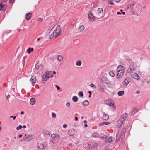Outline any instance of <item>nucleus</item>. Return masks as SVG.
<instances>
[{
    "label": "nucleus",
    "instance_id": "nucleus-53",
    "mask_svg": "<svg viewBox=\"0 0 150 150\" xmlns=\"http://www.w3.org/2000/svg\"><path fill=\"white\" fill-rule=\"evenodd\" d=\"M125 131V129H123L122 130V132H124Z\"/></svg>",
    "mask_w": 150,
    "mask_h": 150
},
{
    "label": "nucleus",
    "instance_id": "nucleus-47",
    "mask_svg": "<svg viewBox=\"0 0 150 150\" xmlns=\"http://www.w3.org/2000/svg\"><path fill=\"white\" fill-rule=\"evenodd\" d=\"M104 123V125H108L109 124V122H103Z\"/></svg>",
    "mask_w": 150,
    "mask_h": 150
},
{
    "label": "nucleus",
    "instance_id": "nucleus-2",
    "mask_svg": "<svg viewBox=\"0 0 150 150\" xmlns=\"http://www.w3.org/2000/svg\"><path fill=\"white\" fill-rule=\"evenodd\" d=\"M61 33V27L60 25H58L52 33L50 35L49 38L50 39H52L54 37L56 38L60 35Z\"/></svg>",
    "mask_w": 150,
    "mask_h": 150
},
{
    "label": "nucleus",
    "instance_id": "nucleus-25",
    "mask_svg": "<svg viewBox=\"0 0 150 150\" xmlns=\"http://www.w3.org/2000/svg\"><path fill=\"white\" fill-rule=\"evenodd\" d=\"M72 99L73 101L74 102H76L78 100V98L76 96H74L73 97Z\"/></svg>",
    "mask_w": 150,
    "mask_h": 150
},
{
    "label": "nucleus",
    "instance_id": "nucleus-14",
    "mask_svg": "<svg viewBox=\"0 0 150 150\" xmlns=\"http://www.w3.org/2000/svg\"><path fill=\"white\" fill-rule=\"evenodd\" d=\"M34 138V136L33 135H30L28 136L26 138V139L28 141H30L31 139Z\"/></svg>",
    "mask_w": 150,
    "mask_h": 150
},
{
    "label": "nucleus",
    "instance_id": "nucleus-30",
    "mask_svg": "<svg viewBox=\"0 0 150 150\" xmlns=\"http://www.w3.org/2000/svg\"><path fill=\"white\" fill-rule=\"evenodd\" d=\"M33 50V48H28L27 50V52L28 54H30L31 52H32Z\"/></svg>",
    "mask_w": 150,
    "mask_h": 150
},
{
    "label": "nucleus",
    "instance_id": "nucleus-42",
    "mask_svg": "<svg viewBox=\"0 0 150 150\" xmlns=\"http://www.w3.org/2000/svg\"><path fill=\"white\" fill-rule=\"evenodd\" d=\"M35 67L36 69H38L39 68V64H36L35 66Z\"/></svg>",
    "mask_w": 150,
    "mask_h": 150
},
{
    "label": "nucleus",
    "instance_id": "nucleus-9",
    "mask_svg": "<svg viewBox=\"0 0 150 150\" xmlns=\"http://www.w3.org/2000/svg\"><path fill=\"white\" fill-rule=\"evenodd\" d=\"M105 101L106 104L110 106H113L114 105V104L112 103V100L110 99L107 100Z\"/></svg>",
    "mask_w": 150,
    "mask_h": 150
},
{
    "label": "nucleus",
    "instance_id": "nucleus-31",
    "mask_svg": "<svg viewBox=\"0 0 150 150\" xmlns=\"http://www.w3.org/2000/svg\"><path fill=\"white\" fill-rule=\"evenodd\" d=\"M63 59V57H62L61 56V55H59L58 57L57 58V59L60 62Z\"/></svg>",
    "mask_w": 150,
    "mask_h": 150
},
{
    "label": "nucleus",
    "instance_id": "nucleus-46",
    "mask_svg": "<svg viewBox=\"0 0 150 150\" xmlns=\"http://www.w3.org/2000/svg\"><path fill=\"white\" fill-rule=\"evenodd\" d=\"M104 125V123L103 122H102L99 124V126H102Z\"/></svg>",
    "mask_w": 150,
    "mask_h": 150
},
{
    "label": "nucleus",
    "instance_id": "nucleus-34",
    "mask_svg": "<svg viewBox=\"0 0 150 150\" xmlns=\"http://www.w3.org/2000/svg\"><path fill=\"white\" fill-rule=\"evenodd\" d=\"M0 10H4L5 9L4 8V6L3 5H2V2H1L0 4Z\"/></svg>",
    "mask_w": 150,
    "mask_h": 150
},
{
    "label": "nucleus",
    "instance_id": "nucleus-6",
    "mask_svg": "<svg viewBox=\"0 0 150 150\" xmlns=\"http://www.w3.org/2000/svg\"><path fill=\"white\" fill-rule=\"evenodd\" d=\"M49 75V74H48V73L47 72L46 73H45L44 74H43L42 76V81H45L47 80L48 78H49V76H47V75Z\"/></svg>",
    "mask_w": 150,
    "mask_h": 150
},
{
    "label": "nucleus",
    "instance_id": "nucleus-45",
    "mask_svg": "<svg viewBox=\"0 0 150 150\" xmlns=\"http://www.w3.org/2000/svg\"><path fill=\"white\" fill-rule=\"evenodd\" d=\"M70 105V103L69 102H67L66 104V106L67 107H69Z\"/></svg>",
    "mask_w": 150,
    "mask_h": 150
},
{
    "label": "nucleus",
    "instance_id": "nucleus-5",
    "mask_svg": "<svg viewBox=\"0 0 150 150\" xmlns=\"http://www.w3.org/2000/svg\"><path fill=\"white\" fill-rule=\"evenodd\" d=\"M88 17L89 21H91L93 22L95 20L94 16L91 12H90L88 14Z\"/></svg>",
    "mask_w": 150,
    "mask_h": 150
},
{
    "label": "nucleus",
    "instance_id": "nucleus-50",
    "mask_svg": "<svg viewBox=\"0 0 150 150\" xmlns=\"http://www.w3.org/2000/svg\"><path fill=\"white\" fill-rule=\"evenodd\" d=\"M121 0H114V1L116 3L119 2Z\"/></svg>",
    "mask_w": 150,
    "mask_h": 150
},
{
    "label": "nucleus",
    "instance_id": "nucleus-41",
    "mask_svg": "<svg viewBox=\"0 0 150 150\" xmlns=\"http://www.w3.org/2000/svg\"><path fill=\"white\" fill-rule=\"evenodd\" d=\"M22 127V126L21 125H19L16 128V129L17 130H19L21 129Z\"/></svg>",
    "mask_w": 150,
    "mask_h": 150
},
{
    "label": "nucleus",
    "instance_id": "nucleus-11",
    "mask_svg": "<svg viewBox=\"0 0 150 150\" xmlns=\"http://www.w3.org/2000/svg\"><path fill=\"white\" fill-rule=\"evenodd\" d=\"M51 137L52 138H55L56 139H57L58 140L59 139L60 137L59 135L58 134H52L51 135Z\"/></svg>",
    "mask_w": 150,
    "mask_h": 150
},
{
    "label": "nucleus",
    "instance_id": "nucleus-36",
    "mask_svg": "<svg viewBox=\"0 0 150 150\" xmlns=\"http://www.w3.org/2000/svg\"><path fill=\"white\" fill-rule=\"evenodd\" d=\"M93 137H97L99 136V134L98 133H95L93 134Z\"/></svg>",
    "mask_w": 150,
    "mask_h": 150
},
{
    "label": "nucleus",
    "instance_id": "nucleus-17",
    "mask_svg": "<svg viewBox=\"0 0 150 150\" xmlns=\"http://www.w3.org/2000/svg\"><path fill=\"white\" fill-rule=\"evenodd\" d=\"M38 147L39 149H45L44 145L42 143L38 144Z\"/></svg>",
    "mask_w": 150,
    "mask_h": 150
},
{
    "label": "nucleus",
    "instance_id": "nucleus-62",
    "mask_svg": "<svg viewBox=\"0 0 150 150\" xmlns=\"http://www.w3.org/2000/svg\"><path fill=\"white\" fill-rule=\"evenodd\" d=\"M88 126V125L87 124H85L84 125V127H87Z\"/></svg>",
    "mask_w": 150,
    "mask_h": 150
},
{
    "label": "nucleus",
    "instance_id": "nucleus-27",
    "mask_svg": "<svg viewBox=\"0 0 150 150\" xmlns=\"http://www.w3.org/2000/svg\"><path fill=\"white\" fill-rule=\"evenodd\" d=\"M83 103V105L85 106H87L89 105V102L87 100L84 101Z\"/></svg>",
    "mask_w": 150,
    "mask_h": 150
},
{
    "label": "nucleus",
    "instance_id": "nucleus-33",
    "mask_svg": "<svg viewBox=\"0 0 150 150\" xmlns=\"http://www.w3.org/2000/svg\"><path fill=\"white\" fill-rule=\"evenodd\" d=\"M78 95L80 97H82L83 96V92L82 91L79 92L78 93Z\"/></svg>",
    "mask_w": 150,
    "mask_h": 150
},
{
    "label": "nucleus",
    "instance_id": "nucleus-59",
    "mask_svg": "<svg viewBox=\"0 0 150 150\" xmlns=\"http://www.w3.org/2000/svg\"><path fill=\"white\" fill-rule=\"evenodd\" d=\"M40 40V38H38L37 40V41L38 42Z\"/></svg>",
    "mask_w": 150,
    "mask_h": 150
},
{
    "label": "nucleus",
    "instance_id": "nucleus-64",
    "mask_svg": "<svg viewBox=\"0 0 150 150\" xmlns=\"http://www.w3.org/2000/svg\"><path fill=\"white\" fill-rule=\"evenodd\" d=\"M23 127L24 128H25L26 127V126L25 125H24L23 126Z\"/></svg>",
    "mask_w": 150,
    "mask_h": 150
},
{
    "label": "nucleus",
    "instance_id": "nucleus-21",
    "mask_svg": "<svg viewBox=\"0 0 150 150\" xmlns=\"http://www.w3.org/2000/svg\"><path fill=\"white\" fill-rule=\"evenodd\" d=\"M84 27L83 25H81L79 27L78 30L80 32H82L84 30Z\"/></svg>",
    "mask_w": 150,
    "mask_h": 150
},
{
    "label": "nucleus",
    "instance_id": "nucleus-12",
    "mask_svg": "<svg viewBox=\"0 0 150 150\" xmlns=\"http://www.w3.org/2000/svg\"><path fill=\"white\" fill-rule=\"evenodd\" d=\"M103 9L102 8H100L98 9L97 11L98 14H97V16H98V18H100V17H99V14L103 13Z\"/></svg>",
    "mask_w": 150,
    "mask_h": 150
},
{
    "label": "nucleus",
    "instance_id": "nucleus-24",
    "mask_svg": "<svg viewBox=\"0 0 150 150\" xmlns=\"http://www.w3.org/2000/svg\"><path fill=\"white\" fill-rule=\"evenodd\" d=\"M35 100L34 98H32L30 99V103L31 105H34L35 103Z\"/></svg>",
    "mask_w": 150,
    "mask_h": 150
},
{
    "label": "nucleus",
    "instance_id": "nucleus-39",
    "mask_svg": "<svg viewBox=\"0 0 150 150\" xmlns=\"http://www.w3.org/2000/svg\"><path fill=\"white\" fill-rule=\"evenodd\" d=\"M27 57V56H25L24 57H23L22 62L24 64L25 63V59Z\"/></svg>",
    "mask_w": 150,
    "mask_h": 150
},
{
    "label": "nucleus",
    "instance_id": "nucleus-60",
    "mask_svg": "<svg viewBox=\"0 0 150 150\" xmlns=\"http://www.w3.org/2000/svg\"><path fill=\"white\" fill-rule=\"evenodd\" d=\"M22 136V134L20 135L19 136V138L21 137Z\"/></svg>",
    "mask_w": 150,
    "mask_h": 150
},
{
    "label": "nucleus",
    "instance_id": "nucleus-57",
    "mask_svg": "<svg viewBox=\"0 0 150 150\" xmlns=\"http://www.w3.org/2000/svg\"><path fill=\"white\" fill-rule=\"evenodd\" d=\"M24 113V112L23 111H21V115H23V114Z\"/></svg>",
    "mask_w": 150,
    "mask_h": 150
},
{
    "label": "nucleus",
    "instance_id": "nucleus-58",
    "mask_svg": "<svg viewBox=\"0 0 150 150\" xmlns=\"http://www.w3.org/2000/svg\"><path fill=\"white\" fill-rule=\"evenodd\" d=\"M88 93H89V94H90V95H91L92 93L91 91H89L88 92Z\"/></svg>",
    "mask_w": 150,
    "mask_h": 150
},
{
    "label": "nucleus",
    "instance_id": "nucleus-4",
    "mask_svg": "<svg viewBox=\"0 0 150 150\" xmlns=\"http://www.w3.org/2000/svg\"><path fill=\"white\" fill-rule=\"evenodd\" d=\"M101 80L104 83L107 84H108L111 83V82L108 79V78L105 76H103L101 78Z\"/></svg>",
    "mask_w": 150,
    "mask_h": 150
},
{
    "label": "nucleus",
    "instance_id": "nucleus-10",
    "mask_svg": "<svg viewBox=\"0 0 150 150\" xmlns=\"http://www.w3.org/2000/svg\"><path fill=\"white\" fill-rule=\"evenodd\" d=\"M36 81V78L35 76H32L30 79V81L32 82V85L34 86Z\"/></svg>",
    "mask_w": 150,
    "mask_h": 150
},
{
    "label": "nucleus",
    "instance_id": "nucleus-56",
    "mask_svg": "<svg viewBox=\"0 0 150 150\" xmlns=\"http://www.w3.org/2000/svg\"><path fill=\"white\" fill-rule=\"evenodd\" d=\"M121 14V13H120L119 12H117V14L118 15Z\"/></svg>",
    "mask_w": 150,
    "mask_h": 150
},
{
    "label": "nucleus",
    "instance_id": "nucleus-52",
    "mask_svg": "<svg viewBox=\"0 0 150 150\" xmlns=\"http://www.w3.org/2000/svg\"><path fill=\"white\" fill-rule=\"evenodd\" d=\"M91 147V145L90 144H88V148H90Z\"/></svg>",
    "mask_w": 150,
    "mask_h": 150
},
{
    "label": "nucleus",
    "instance_id": "nucleus-48",
    "mask_svg": "<svg viewBox=\"0 0 150 150\" xmlns=\"http://www.w3.org/2000/svg\"><path fill=\"white\" fill-rule=\"evenodd\" d=\"M98 144H97L96 143L93 145V146L94 147H97L98 146Z\"/></svg>",
    "mask_w": 150,
    "mask_h": 150
},
{
    "label": "nucleus",
    "instance_id": "nucleus-15",
    "mask_svg": "<svg viewBox=\"0 0 150 150\" xmlns=\"http://www.w3.org/2000/svg\"><path fill=\"white\" fill-rule=\"evenodd\" d=\"M130 79L128 78L126 79L124 81V85L126 86L130 82Z\"/></svg>",
    "mask_w": 150,
    "mask_h": 150
},
{
    "label": "nucleus",
    "instance_id": "nucleus-3",
    "mask_svg": "<svg viewBox=\"0 0 150 150\" xmlns=\"http://www.w3.org/2000/svg\"><path fill=\"white\" fill-rule=\"evenodd\" d=\"M127 115L124 113L120 117L119 120L117 122V125L118 128H120L122 125L125 120L126 119Z\"/></svg>",
    "mask_w": 150,
    "mask_h": 150
},
{
    "label": "nucleus",
    "instance_id": "nucleus-22",
    "mask_svg": "<svg viewBox=\"0 0 150 150\" xmlns=\"http://www.w3.org/2000/svg\"><path fill=\"white\" fill-rule=\"evenodd\" d=\"M134 4L133 3H130L126 7V9L127 10L129 9L132 6H134Z\"/></svg>",
    "mask_w": 150,
    "mask_h": 150
},
{
    "label": "nucleus",
    "instance_id": "nucleus-37",
    "mask_svg": "<svg viewBox=\"0 0 150 150\" xmlns=\"http://www.w3.org/2000/svg\"><path fill=\"white\" fill-rule=\"evenodd\" d=\"M108 3L109 4L112 5H114L115 4L113 3L112 0H110L108 1Z\"/></svg>",
    "mask_w": 150,
    "mask_h": 150
},
{
    "label": "nucleus",
    "instance_id": "nucleus-8",
    "mask_svg": "<svg viewBox=\"0 0 150 150\" xmlns=\"http://www.w3.org/2000/svg\"><path fill=\"white\" fill-rule=\"evenodd\" d=\"M135 69H134L130 66H129V67L127 69V71L128 73L131 74L135 70Z\"/></svg>",
    "mask_w": 150,
    "mask_h": 150
},
{
    "label": "nucleus",
    "instance_id": "nucleus-13",
    "mask_svg": "<svg viewBox=\"0 0 150 150\" xmlns=\"http://www.w3.org/2000/svg\"><path fill=\"white\" fill-rule=\"evenodd\" d=\"M68 134L71 136L73 135L74 134V129H71L68 131Z\"/></svg>",
    "mask_w": 150,
    "mask_h": 150
},
{
    "label": "nucleus",
    "instance_id": "nucleus-1",
    "mask_svg": "<svg viewBox=\"0 0 150 150\" xmlns=\"http://www.w3.org/2000/svg\"><path fill=\"white\" fill-rule=\"evenodd\" d=\"M117 78L120 79L122 77L125 73V69L122 65H118L117 68Z\"/></svg>",
    "mask_w": 150,
    "mask_h": 150
},
{
    "label": "nucleus",
    "instance_id": "nucleus-35",
    "mask_svg": "<svg viewBox=\"0 0 150 150\" xmlns=\"http://www.w3.org/2000/svg\"><path fill=\"white\" fill-rule=\"evenodd\" d=\"M138 112L137 110L136 109H134L133 110L131 114L133 115H134L135 113Z\"/></svg>",
    "mask_w": 150,
    "mask_h": 150
},
{
    "label": "nucleus",
    "instance_id": "nucleus-32",
    "mask_svg": "<svg viewBox=\"0 0 150 150\" xmlns=\"http://www.w3.org/2000/svg\"><path fill=\"white\" fill-rule=\"evenodd\" d=\"M99 91L101 93L105 92L103 88L102 87H100L99 88Z\"/></svg>",
    "mask_w": 150,
    "mask_h": 150
},
{
    "label": "nucleus",
    "instance_id": "nucleus-16",
    "mask_svg": "<svg viewBox=\"0 0 150 150\" xmlns=\"http://www.w3.org/2000/svg\"><path fill=\"white\" fill-rule=\"evenodd\" d=\"M32 13H27L25 15L26 19L27 20H29L31 18Z\"/></svg>",
    "mask_w": 150,
    "mask_h": 150
},
{
    "label": "nucleus",
    "instance_id": "nucleus-38",
    "mask_svg": "<svg viewBox=\"0 0 150 150\" xmlns=\"http://www.w3.org/2000/svg\"><path fill=\"white\" fill-rule=\"evenodd\" d=\"M107 137V136L106 135H104L101 137V138L103 140L105 139Z\"/></svg>",
    "mask_w": 150,
    "mask_h": 150
},
{
    "label": "nucleus",
    "instance_id": "nucleus-63",
    "mask_svg": "<svg viewBox=\"0 0 150 150\" xmlns=\"http://www.w3.org/2000/svg\"><path fill=\"white\" fill-rule=\"evenodd\" d=\"M84 122L85 123H87V122L86 120H84Z\"/></svg>",
    "mask_w": 150,
    "mask_h": 150
},
{
    "label": "nucleus",
    "instance_id": "nucleus-54",
    "mask_svg": "<svg viewBox=\"0 0 150 150\" xmlns=\"http://www.w3.org/2000/svg\"><path fill=\"white\" fill-rule=\"evenodd\" d=\"M10 97V95H8L7 96L6 98L8 99Z\"/></svg>",
    "mask_w": 150,
    "mask_h": 150
},
{
    "label": "nucleus",
    "instance_id": "nucleus-19",
    "mask_svg": "<svg viewBox=\"0 0 150 150\" xmlns=\"http://www.w3.org/2000/svg\"><path fill=\"white\" fill-rule=\"evenodd\" d=\"M130 66L136 69L137 68V64L136 62H132L130 64Z\"/></svg>",
    "mask_w": 150,
    "mask_h": 150
},
{
    "label": "nucleus",
    "instance_id": "nucleus-40",
    "mask_svg": "<svg viewBox=\"0 0 150 150\" xmlns=\"http://www.w3.org/2000/svg\"><path fill=\"white\" fill-rule=\"evenodd\" d=\"M56 114L54 112H53L52 113V117L54 118H55L56 117Z\"/></svg>",
    "mask_w": 150,
    "mask_h": 150
},
{
    "label": "nucleus",
    "instance_id": "nucleus-28",
    "mask_svg": "<svg viewBox=\"0 0 150 150\" xmlns=\"http://www.w3.org/2000/svg\"><path fill=\"white\" fill-rule=\"evenodd\" d=\"M109 74L112 77H114L115 76L114 72L112 71H110L109 72Z\"/></svg>",
    "mask_w": 150,
    "mask_h": 150
},
{
    "label": "nucleus",
    "instance_id": "nucleus-23",
    "mask_svg": "<svg viewBox=\"0 0 150 150\" xmlns=\"http://www.w3.org/2000/svg\"><path fill=\"white\" fill-rule=\"evenodd\" d=\"M124 93H125L124 91H119L117 93V94H118V95L120 96H123V95H124Z\"/></svg>",
    "mask_w": 150,
    "mask_h": 150
},
{
    "label": "nucleus",
    "instance_id": "nucleus-51",
    "mask_svg": "<svg viewBox=\"0 0 150 150\" xmlns=\"http://www.w3.org/2000/svg\"><path fill=\"white\" fill-rule=\"evenodd\" d=\"M67 127V125L66 124L63 125V127L64 128H66Z\"/></svg>",
    "mask_w": 150,
    "mask_h": 150
},
{
    "label": "nucleus",
    "instance_id": "nucleus-18",
    "mask_svg": "<svg viewBox=\"0 0 150 150\" xmlns=\"http://www.w3.org/2000/svg\"><path fill=\"white\" fill-rule=\"evenodd\" d=\"M103 119L104 120H107L109 119V116L106 114H103Z\"/></svg>",
    "mask_w": 150,
    "mask_h": 150
},
{
    "label": "nucleus",
    "instance_id": "nucleus-61",
    "mask_svg": "<svg viewBox=\"0 0 150 150\" xmlns=\"http://www.w3.org/2000/svg\"><path fill=\"white\" fill-rule=\"evenodd\" d=\"M56 73V72L55 71H54L53 73V74H55Z\"/></svg>",
    "mask_w": 150,
    "mask_h": 150
},
{
    "label": "nucleus",
    "instance_id": "nucleus-20",
    "mask_svg": "<svg viewBox=\"0 0 150 150\" xmlns=\"http://www.w3.org/2000/svg\"><path fill=\"white\" fill-rule=\"evenodd\" d=\"M42 133L45 135H50V133L49 131L46 130H43Z\"/></svg>",
    "mask_w": 150,
    "mask_h": 150
},
{
    "label": "nucleus",
    "instance_id": "nucleus-44",
    "mask_svg": "<svg viewBox=\"0 0 150 150\" xmlns=\"http://www.w3.org/2000/svg\"><path fill=\"white\" fill-rule=\"evenodd\" d=\"M10 117L11 118H13V120H15L16 119V116H10Z\"/></svg>",
    "mask_w": 150,
    "mask_h": 150
},
{
    "label": "nucleus",
    "instance_id": "nucleus-7",
    "mask_svg": "<svg viewBox=\"0 0 150 150\" xmlns=\"http://www.w3.org/2000/svg\"><path fill=\"white\" fill-rule=\"evenodd\" d=\"M132 76L134 79L137 80L139 79V75L135 73H133L131 74Z\"/></svg>",
    "mask_w": 150,
    "mask_h": 150
},
{
    "label": "nucleus",
    "instance_id": "nucleus-55",
    "mask_svg": "<svg viewBox=\"0 0 150 150\" xmlns=\"http://www.w3.org/2000/svg\"><path fill=\"white\" fill-rule=\"evenodd\" d=\"M75 119L76 121H77L78 120V118L77 117H75Z\"/></svg>",
    "mask_w": 150,
    "mask_h": 150
},
{
    "label": "nucleus",
    "instance_id": "nucleus-49",
    "mask_svg": "<svg viewBox=\"0 0 150 150\" xmlns=\"http://www.w3.org/2000/svg\"><path fill=\"white\" fill-rule=\"evenodd\" d=\"M55 86L57 88V90H59L60 89V87L58 86L57 85H56Z\"/></svg>",
    "mask_w": 150,
    "mask_h": 150
},
{
    "label": "nucleus",
    "instance_id": "nucleus-29",
    "mask_svg": "<svg viewBox=\"0 0 150 150\" xmlns=\"http://www.w3.org/2000/svg\"><path fill=\"white\" fill-rule=\"evenodd\" d=\"M82 64V62L81 60H79L77 61L76 63V64L77 66H80Z\"/></svg>",
    "mask_w": 150,
    "mask_h": 150
},
{
    "label": "nucleus",
    "instance_id": "nucleus-26",
    "mask_svg": "<svg viewBox=\"0 0 150 150\" xmlns=\"http://www.w3.org/2000/svg\"><path fill=\"white\" fill-rule=\"evenodd\" d=\"M112 137H110L108 138L107 141H106V142L108 143H111L112 142Z\"/></svg>",
    "mask_w": 150,
    "mask_h": 150
},
{
    "label": "nucleus",
    "instance_id": "nucleus-43",
    "mask_svg": "<svg viewBox=\"0 0 150 150\" xmlns=\"http://www.w3.org/2000/svg\"><path fill=\"white\" fill-rule=\"evenodd\" d=\"M90 86L92 87H93L94 88H96V87H95V85L93 83H91L90 84Z\"/></svg>",
    "mask_w": 150,
    "mask_h": 150
}]
</instances>
